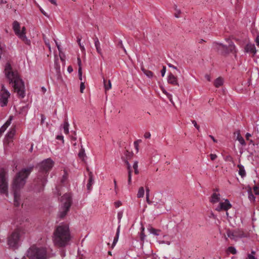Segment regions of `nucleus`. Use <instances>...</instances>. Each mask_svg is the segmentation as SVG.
I'll return each mask as SVG.
<instances>
[{
  "instance_id": "1",
  "label": "nucleus",
  "mask_w": 259,
  "mask_h": 259,
  "mask_svg": "<svg viewBox=\"0 0 259 259\" xmlns=\"http://www.w3.org/2000/svg\"><path fill=\"white\" fill-rule=\"evenodd\" d=\"M54 162L50 158L43 160L37 166L38 172L36 178L31 185V189L35 192H41L44 190L48 182V176L53 167Z\"/></svg>"
},
{
  "instance_id": "2",
  "label": "nucleus",
  "mask_w": 259,
  "mask_h": 259,
  "mask_svg": "<svg viewBox=\"0 0 259 259\" xmlns=\"http://www.w3.org/2000/svg\"><path fill=\"white\" fill-rule=\"evenodd\" d=\"M5 76L14 89V92L17 96L22 99L25 96L24 82L20 78L17 71H14L10 62H7L5 66Z\"/></svg>"
},
{
  "instance_id": "3",
  "label": "nucleus",
  "mask_w": 259,
  "mask_h": 259,
  "mask_svg": "<svg viewBox=\"0 0 259 259\" xmlns=\"http://www.w3.org/2000/svg\"><path fill=\"white\" fill-rule=\"evenodd\" d=\"M33 169V167L23 168L17 173L14 179L12 184V191L14 195V204L18 207L20 204V190L25 184L26 181L28 176Z\"/></svg>"
},
{
  "instance_id": "4",
  "label": "nucleus",
  "mask_w": 259,
  "mask_h": 259,
  "mask_svg": "<svg viewBox=\"0 0 259 259\" xmlns=\"http://www.w3.org/2000/svg\"><path fill=\"white\" fill-rule=\"evenodd\" d=\"M54 244L59 247H64L68 245L71 239L69 226L62 225L58 226L54 232Z\"/></svg>"
},
{
  "instance_id": "5",
  "label": "nucleus",
  "mask_w": 259,
  "mask_h": 259,
  "mask_svg": "<svg viewBox=\"0 0 259 259\" xmlns=\"http://www.w3.org/2000/svg\"><path fill=\"white\" fill-rule=\"evenodd\" d=\"M61 204L59 206L58 217L63 220L68 212L72 204V196L70 193H65L61 198Z\"/></svg>"
},
{
  "instance_id": "6",
  "label": "nucleus",
  "mask_w": 259,
  "mask_h": 259,
  "mask_svg": "<svg viewBox=\"0 0 259 259\" xmlns=\"http://www.w3.org/2000/svg\"><path fill=\"white\" fill-rule=\"evenodd\" d=\"M24 233V230L22 227H17L8 237L7 243L10 247L16 249L18 247V244L22 234Z\"/></svg>"
},
{
  "instance_id": "7",
  "label": "nucleus",
  "mask_w": 259,
  "mask_h": 259,
  "mask_svg": "<svg viewBox=\"0 0 259 259\" xmlns=\"http://www.w3.org/2000/svg\"><path fill=\"white\" fill-rule=\"evenodd\" d=\"M27 256L29 259H48L47 249L32 246L29 248Z\"/></svg>"
},
{
  "instance_id": "8",
  "label": "nucleus",
  "mask_w": 259,
  "mask_h": 259,
  "mask_svg": "<svg viewBox=\"0 0 259 259\" xmlns=\"http://www.w3.org/2000/svg\"><path fill=\"white\" fill-rule=\"evenodd\" d=\"M7 172L4 169L0 170V194L8 195V182L6 177Z\"/></svg>"
},
{
  "instance_id": "9",
  "label": "nucleus",
  "mask_w": 259,
  "mask_h": 259,
  "mask_svg": "<svg viewBox=\"0 0 259 259\" xmlns=\"http://www.w3.org/2000/svg\"><path fill=\"white\" fill-rule=\"evenodd\" d=\"M10 97V93L6 89L4 84H2V89L0 92V106L2 107L7 105L8 99Z\"/></svg>"
},
{
  "instance_id": "10",
  "label": "nucleus",
  "mask_w": 259,
  "mask_h": 259,
  "mask_svg": "<svg viewBox=\"0 0 259 259\" xmlns=\"http://www.w3.org/2000/svg\"><path fill=\"white\" fill-rule=\"evenodd\" d=\"M227 236L231 239L233 240H237L240 238H245L247 237L246 234L241 229H237L233 231H228Z\"/></svg>"
},
{
  "instance_id": "11",
  "label": "nucleus",
  "mask_w": 259,
  "mask_h": 259,
  "mask_svg": "<svg viewBox=\"0 0 259 259\" xmlns=\"http://www.w3.org/2000/svg\"><path fill=\"white\" fill-rule=\"evenodd\" d=\"M213 48L221 54H227L229 53L228 47L221 43L214 42L213 44Z\"/></svg>"
},
{
  "instance_id": "12",
  "label": "nucleus",
  "mask_w": 259,
  "mask_h": 259,
  "mask_svg": "<svg viewBox=\"0 0 259 259\" xmlns=\"http://www.w3.org/2000/svg\"><path fill=\"white\" fill-rule=\"evenodd\" d=\"M232 207L231 204L228 199H226L224 202H220L219 205L216 207L215 210L218 211L225 210L226 215L228 216V210Z\"/></svg>"
},
{
  "instance_id": "13",
  "label": "nucleus",
  "mask_w": 259,
  "mask_h": 259,
  "mask_svg": "<svg viewBox=\"0 0 259 259\" xmlns=\"http://www.w3.org/2000/svg\"><path fill=\"white\" fill-rule=\"evenodd\" d=\"M129 152L126 150L123 155H122L121 159L127 165V175H128V183L130 184V163L128 162V154Z\"/></svg>"
},
{
  "instance_id": "14",
  "label": "nucleus",
  "mask_w": 259,
  "mask_h": 259,
  "mask_svg": "<svg viewBox=\"0 0 259 259\" xmlns=\"http://www.w3.org/2000/svg\"><path fill=\"white\" fill-rule=\"evenodd\" d=\"M218 189H216L213 190V193L211 195L210 198V202L212 203H216L219 202L221 200V195L219 193H218Z\"/></svg>"
},
{
  "instance_id": "15",
  "label": "nucleus",
  "mask_w": 259,
  "mask_h": 259,
  "mask_svg": "<svg viewBox=\"0 0 259 259\" xmlns=\"http://www.w3.org/2000/svg\"><path fill=\"white\" fill-rule=\"evenodd\" d=\"M144 231V228H143L142 232H141L140 234V241L139 242L138 240H135L132 242V244L134 245V247H136L137 246V247H141L143 244L144 241L145 239L146 235L143 233Z\"/></svg>"
},
{
  "instance_id": "16",
  "label": "nucleus",
  "mask_w": 259,
  "mask_h": 259,
  "mask_svg": "<svg viewBox=\"0 0 259 259\" xmlns=\"http://www.w3.org/2000/svg\"><path fill=\"white\" fill-rule=\"evenodd\" d=\"M167 80L168 83L173 85L179 86L178 78L172 73H170L168 74Z\"/></svg>"
},
{
  "instance_id": "17",
  "label": "nucleus",
  "mask_w": 259,
  "mask_h": 259,
  "mask_svg": "<svg viewBox=\"0 0 259 259\" xmlns=\"http://www.w3.org/2000/svg\"><path fill=\"white\" fill-rule=\"evenodd\" d=\"M245 51L247 53L253 54L255 55L256 52V50L254 44H248L246 45L245 48Z\"/></svg>"
},
{
  "instance_id": "18",
  "label": "nucleus",
  "mask_w": 259,
  "mask_h": 259,
  "mask_svg": "<svg viewBox=\"0 0 259 259\" xmlns=\"http://www.w3.org/2000/svg\"><path fill=\"white\" fill-rule=\"evenodd\" d=\"M94 183V179H93V175L92 172H90L89 173V182L87 184V189L89 191H90L92 189V186Z\"/></svg>"
},
{
  "instance_id": "19",
  "label": "nucleus",
  "mask_w": 259,
  "mask_h": 259,
  "mask_svg": "<svg viewBox=\"0 0 259 259\" xmlns=\"http://www.w3.org/2000/svg\"><path fill=\"white\" fill-rule=\"evenodd\" d=\"M13 29L15 33V34L17 35L18 34H20V24L17 21H15L13 22Z\"/></svg>"
},
{
  "instance_id": "20",
  "label": "nucleus",
  "mask_w": 259,
  "mask_h": 259,
  "mask_svg": "<svg viewBox=\"0 0 259 259\" xmlns=\"http://www.w3.org/2000/svg\"><path fill=\"white\" fill-rule=\"evenodd\" d=\"M78 156L83 161H85L84 158L87 157V156L85 153L84 149L82 147V146H81V149L78 154Z\"/></svg>"
},
{
  "instance_id": "21",
  "label": "nucleus",
  "mask_w": 259,
  "mask_h": 259,
  "mask_svg": "<svg viewBox=\"0 0 259 259\" xmlns=\"http://www.w3.org/2000/svg\"><path fill=\"white\" fill-rule=\"evenodd\" d=\"M239 167L238 174L242 177L244 178L246 176V171L244 166L241 164H238Z\"/></svg>"
},
{
  "instance_id": "22",
  "label": "nucleus",
  "mask_w": 259,
  "mask_h": 259,
  "mask_svg": "<svg viewBox=\"0 0 259 259\" xmlns=\"http://www.w3.org/2000/svg\"><path fill=\"white\" fill-rule=\"evenodd\" d=\"M148 230L150 233L153 234L155 236H158L160 234V230L153 228L152 227L149 226L148 228Z\"/></svg>"
},
{
  "instance_id": "23",
  "label": "nucleus",
  "mask_w": 259,
  "mask_h": 259,
  "mask_svg": "<svg viewBox=\"0 0 259 259\" xmlns=\"http://www.w3.org/2000/svg\"><path fill=\"white\" fill-rule=\"evenodd\" d=\"M103 82L105 92L111 88V82L110 80H107L104 78Z\"/></svg>"
},
{
  "instance_id": "24",
  "label": "nucleus",
  "mask_w": 259,
  "mask_h": 259,
  "mask_svg": "<svg viewBox=\"0 0 259 259\" xmlns=\"http://www.w3.org/2000/svg\"><path fill=\"white\" fill-rule=\"evenodd\" d=\"M142 70L144 74L148 78H151L153 77V73L151 71L147 70L144 68H142Z\"/></svg>"
},
{
  "instance_id": "25",
  "label": "nucleus",
  "mask_w": 259,
  "mask_h": 259,
  "mask_svg": "<svg viewBox=\"0 0 259 259\" xmlns=\"http://www.w3.org/2000/svg\"><path fill=\"white\" fill-rule=\"evenodd\" d=\"M223 84V79L221 77L217 78L214 82V85L216 88H219L222 86Z\"/></svg>"
},
{
  "instance_id": "26",
  "label": "nucleus",
  "mask_w": 259,
  "mask_h": 259,
  "mask_svg": "<svg viewBox=\"0 0 259 259\" xmlns=\"http://www.w3.org/2000/svg\"><path fill=\"white\" fill-rule=\"evenodd\" d=\"M119 230H120V226H118V228L117 229L116 234L115 237L114 238V240H113V243H112V248H113V247L115 246V245L116 244V243H117V242L118 241V236H119Z\"/></svg>"
},
{
  "instance_id": "27",
  "label": "nucleus",
  "mask_w": 259,
  "mask_h": 259,
  "mask_svg": "<svg viewBox=\"0 0 259 259\" xmlns=\"http://www.w3.org/2000/svg\"><path fill=\"white\" fill-rule=\"evenodd\" d=\"M228 48L229 52H234L235 53H236V47L233 42L231 41L229 43Z\"/></svg>"
},
{
  "instance_id": "28",
  "label": "nucleus",
  "mask_w": 259,
  "mask_h": 259,
  "mask_svg": "<svg viewBox=\"0 0 259 259\" xmlns=\"http://www.w3.org/2000/svg\"><path fill=\"white\" fill-rule=\"evenodd\" d=\"M69 124L68 123L67 119H65L64 120V122L63 128H64V133L66 134H68L69 133Z\"/></svg>"
},
{
  "instance_id": "29",
  "label": "nucleus",
  "mask_w": 259,
  "mask_h": 259,
  "mask_svg": "<svg viewBox=\"0 0 259 259\" xmlns=\"http://www.w3.org/2000/svg\"><path fill=\"white\" fill-rule=\"evenodd\" d=\"M142 142L141 140H138L134 142V147L136 150V152L137 153L139 152V144Z\"/></svg>"
},
{
  "instance_id": "30",
  "label": "nucleus",
  "mask_w": 259,
  "mask_h": 259,
  "mask_svg": "<svg viewBox=\"0 0 259 259\" xmlns=\"http://www.w3.org/2000/svg\"><path fill=\"white\" fill-rule=\"evenodd\" d=\"M248 198L251 202H254L255 200V197L251 190L248 191Z\"/></svg>"
},
{
  "instance_id": "31",
  "label": "nucleus",
  "mask_w": 259,
  "mask_h": 259,
  "mask_svg": "<svg viewBox=\"0 0 259 259\" xmlns=\"http://www.w3.org/2000/svg\"><path fill=\"white\" fill-rule=\"evenodd\" d=\"M237 140L239 141L241 145L245 146L246 145L244 139L239 134H238L237 136Z\"/></svg>"
},
{
  "instance_id": "32",
  "label": "nucleus",
  "mask_w": 259,
  "mask_h": 259,
  "mask_svg": "<svg viewBox=\"0 0 259 259\" xmlns=\"http://www.w3.org/2000/svg\"><path fill=\"white\" fill-rule=\"evenodd\" d=\"M255 251L252 250L251 253L247 254L246 259H257L255 256Z\"/></svg>"
},
{
  "instance_id": "33",
  "label": "nucleus",
  "mask_w": 259,
  "mask_h": 259,
  "mask_svg": "<svg viewBox=\"0 0 259 259\" xmlns=\"http://www.w3.org/2000/svg\"><path fill=\"white\" fill-rule=\"evenodd\" d=\"M15 134V130H11L10 132H9L7 134L6 137L7 138V139H11L14 137Z\"/></svg>"
},
{
  "instance_id": "34",
  "label": "nucleus",
  "mask_w": 259,
  "mask_h": 259,
  "mask_svg": "<svg viewBox=\"0 0 259 259\" xmlns=\"http://www.w3.org/2000/svg\"><path fill=\"white\" fill-rule=\"evenodd\" d=\"M145 191L143 187H141L138 192L137 197L138 198L143 197L144 195Z\"/></svg>"
},
{
  "instance_id": "35",
  "label": "nucleus",
  "mask_w": 259,
  "mask_h": 259,
  "mask_svg": "<svg viewBox=\"0 0 259 259\" xmlns=\"http://www.w3.org/2000/svg\"><path fill=\"white\" fill-rule=\"evenodd\" d=\"M133 169L134 170V172L136 175H138L139 174V170L138 169V162L136 161L134 162L133 165Z\"/></svg>"
},
{
  "instance_id": "36",
  "label": "nucleus",
  "mask_w": 259,
  "mask_h": 259,
  "mask_svg": "<svg viewBox=\"0 0 259 259\" xmlns=\"http://www.w3.org/2000/svg\"><path fill=\"white\" fill-rule=\"evenodd\" d=\"M20 38L24 41L25 43L27 45H30V40L28 39L27 37L26 36V35L24 34H22L21 35V37Z\"/></svg>"
},
{
  "instance_id": "37",
  "label": "nucleus",
  "mask_w": 259,
  "mask_h": 259,
  "mask_svg": "<svg viewBox=\"0 0 259 259\" xmlns=\"http://www.w3.org/2000/svg\"><path fill=\"white\" fill-rule=\"evenodd\" d=\"M227 251L229 253H232L233 254H236L237 253V250L234 247L230 246L227 249Z\"/></svg>"
},
{
  "instance_id": "38",
  "label": "nucleus",
  "mask_w": 259,
  "mask_h": 259,
  "mask_svg": "<svg viewBox=\"0 0 259 259\" xmlns=\"http://www.w3.org/2000/svg\"><path fill=\"white\" fill-rule=\"evenodd\" d=\"M57 60H58V59H56L55 61V68L56 69V73H60V72H61L60 66V65L57 62Z\"/></svg>"
},
{
  "instance_id": "39",
  "label": "nucleus",
  "mask_w": 259,
  "mask_h": 259,
  "mask_svg": "<svg viewBox=\"0 0 259 259\" xmlns=\"http://www.w3.org/2000/svg\"><path fill=\"white\" fill-rule=\"evenodd\" d=\"M80 41H81V37H79V36H78L77 37V41L78 42V45L79 46V47H80L81 50L82 51H83L85 50V49H84V46L81 45V44L80 43Z\"/></svg>"
},
{
  "instance_id": "40",
  "label": "nucleus",
  "mask_w": 259,
  "mask_h": 259,
  "mask_svg": "<svg viewBox=\"0 0 259 259\" xmlns=\"http://www.w3.org/2000/svg\"><path fill=\"white\" fill-rule=\"evenodd\" d=\"M95 47H96L97 52L99 54H101V49L100 48V43L98 42L97 44H95Z\"/></svg>"
},
{
  "instance_id": "41",
  "label": "nucleus",
  "mask_w": 259,
  "mask_h": 259,
  "mask_svg": "<svg viewBox=\"0 0 259 259\" xmlns=\"http://www.w3.org/2000/svg\"><path fill=\"white\" fill-rule=\"evenodd\" d=\"M224 160L226 161H229V162H232L233 161V158L230 155H227L225 158Z\"/></svg>"
},
{
  "instance_id": "42",
  "label": "nucleus",
  "mask_w": 259,
  "mask_h": 259,
  "mask_svg": "<svg viewBox=\"0 0 259 259\" xmlns=\"http://www.w3.org/2000/svg\"><path fill=\"white\" fill-rule=\"evenodd\" d=\"M78 73L79 79L80 80H82V73L81 67H80L78 68Z\"/></svg>"
},
{
  "instance_id": "43",
  "label": "nucleus",
  "mask_w": 259,
  "mask_h": 259,
  "mask_svg": "<svg viewBox=\"0 0 259 259\" xmlns=\"http://www.w3.org/2000/svg\"><path fill=\"white\" fill-rule=\"evenodd\" d=\"M25 31H26V28L25 27H23L22 28V30L21 31L20 30V34H18L17 35L20 37H21V35L22 34H25Z\"/></svg>"
},
{
  "instance_id": "44",
  "label": "nucleus",
  "mask_w": 259,
  "mask_h": 259,
  "mask_svg": "<svg viewBox=\"0 0 259 259\" xmlns=\"http://www.w3.org/2000/svg\"><path fill=\"white\" fill-rule=\"evenodd\" d=\"M167 98L169 99V101L172 104H174V102L172 100V95L169 93L167 95H166Z\"/></svg>"
},
{
  "instance_id": "45",
  "label": "nucleus",
  "mask_w": 259,
  "mask_h": 259,
  "mask_svg": "<svg viewBox=\"0 0 259 259\" xmlns=\"http://www.w3.org/2000/svg\"><path fill=\"white\" fill-rule=\"evenodd\" d=\"M84 89H85L84 83L83 82H81L80 83V92L81 93H82L83 92V90Z\"/></svg>"
},
{
  "instance_id": "46",
  "label": "nucleus",
  "mask_w": 259,
  "mask_h": 259,
  "mask_svg": "<svg viewBox=\"0 0 259 259\" xmlns=\"http://www.w3.org/2000/svg\"><path fill=\"white\" fill-rule=\"evenodd\" d=\"M176 12L174 14V16H178L179 15L181 14H184V13H182L180 10H177L176 8L175 9Z\"/></svg>"
},
{
  "instance_id": "47",
  "label": "nucleus",
  "mask_w": 259,
  "mask_h": 259,
  "mask_svg": "<svg viewBox=\"0 0 259 259\" xmlns=\"http://www.w3.org/2000/svg\"><path fill=\"white\" fill-rule=\"evenodd\" d=\"M253 191L256 195H259V186L254 187Z\"/></svg>"
},
{
  "instance_id": "48",
  "label": "nucleus",
  "mask_w": 259,
  "mask_h": 259,
  "mask_svg": "<svg viewBox=\"0 0 259 259\" xmlns=\"http://www.w3.org/2000/svg\"><path fill=\"white\" fill-rule=\"evenodd\" d=\"M192 123L193 124L194 127L197 129L198 131L200 129V126L197 124L196 121L195 120H192Z\"/></svg>"
},
{
  "instance_id": "49",
  "label": "nucleus",
  "mask_w": 259,
  "mask_h": 259,
  "mask_svg": "<svg viewBox=\"0 0 259 259\" xmlns=\"http://www.w3.org/2000/svg\"><path fill=\"white\" fill-rule=\"evenodd\" d=\"M209 156L212 161L215 160L218 157L215 154H210Z\"/></svg>"
},
{
  "instance_id": "50",
  "label": "nucleus",
  "mask_w": 259,
  "mask_h": 259,
  "mask_svg": "<svg viewBox=\"0 0 259 259\" xmlns=\"http://www.w3.org/2000/svg\"><path fill=\"white\" fill-rule=\"evenodd\" d=\"M161 74L162 77L165 75L166 72V67L163 66L162 70H161Z\"/></svg>"
},
{
  "instance_id": "51",
  "label": "nucleus",
  "mask_w": 259,
  "mask_h": 259,
  "mask_svg": "<svg viewBox=\"0 0 259 259\" xmlns=\"http://www.w3.org/2000/svg\"><path fill=\"white\" fill-rule=\"evenodd\" d=\"M115 206L117 208L121 205V202L120 201H117L114 202Z\"/></svg>"
},
{
  "instance_id": "52",
  "label": "nucleus",
  "mask_w": 259,
  "mask_h": 259,
  "mask_svg": "<svg viewBox=\"0 0 259 259\" xmlns=\"http://www.w3.org/2000/svg\"><path fill=\"white\" fill-rule=\"evenodd\" d=\"M56 139L61 140L63 143L64 142V137L62 135L57 136Z\"/></svg>"
},
{
  "instance_id": "53",
  "label": "nucleus",
  "mask_w": 259,
  "mask_h": 259,
  "mask_svg": "<svg viewBox=\"0 0 259 259\" xmlns=\"http://www.w3.org/2000/svg\"><path fill=\"white\" fill-rule=\"evenodd\" d=\"M122 214H123L122 211H119V212H118L117 217H118V219L119 222L120 221V220H121V219L122 218Z\"/></svg>"
},
{
  "instance_id": "54",
  "label": "nucleus",
  "mask_w": 259,
  "mask_h": 259,
  "mask_svg": "<svg viewBox=\"0 0 259 259\" xmlns=\"http://www.w3.org/2000/svg\"><path fill=\"white\" fill-rule=\"evenodd\" d=\"M54 193L57 194V196L61 195V193L60 192V190L59 189V188L58 187H56V191L54 192Z\"/></svg>"
},
{
  "instance_id": "55",
  "label": "nucleus",
  "mask_w": 259,
  "mask_h": 259,
  "mask_svg": "<svg viewBox=\"0 0 259 259\" xmlns=\"http://www.w3.org/2000/svg\"><path fill=\"white\" fill-rule=\"evenodd\" d=\"M45 119H46L45 116L44 114H41V121H40L41 124H42L44 123Z\"/></svg>"
},
{
  "instance_id": "56",
  "label": "nucleus",
  "mask_w": 259,
  "mask_h": 259,
  "mask_svg": "<svg viewBox=\"0 0 259 259\" xmlns=\"http://www.w3.org/2000/svg\"><path fill=\"white\" fill-rule=\"evenodd\" d=\"M144 137L146 138V139H149L151 137V134L149 132H146L145 134H144Z\"/></svg>"
},
{
  "instance_id": "57",
  "label": "nucleus",
  "mask_w": 259,
  "mask_h": 259,
  "mask_svg": "<svg viewBox=\"0 0 259 259\" xmlns=\"http://www.w3.org/2000/svg\"><path fill=\"white\" fill-rule=\"evenodd\" d=\"M77 64L78 65V68L81 67V61L79 57L77 58Z\"/></svg>"
},
{
  "instance_id": "58",
  "label": "nucleus",
  "mask_w": 259,
  "mask_h": 259,
  "mask_svg": "<svg viewBox=\"0 0 259 259\" xmlns=\"http://www.w3.org/2000/svg\"><path fill=\"white\" fill-rule=\"evenodd\" d=\"M255 42H256V46L259 47V35H257V37H256L255 38Z\"/></svg>"
},
{
  "instance_id": "59",
  "label": "nucleus",
  "mask_w": 259,
  "mask_h": 259,
  "mask_svg": "<svg viewBox=\"0 0 259 259\" xmlns=\"http://www.w3.org/2000/svg\"><path fill=\"white\" fill-rule=\"evenodd\" d=\"M73 69L71 66H69L67 68V71L69 73H71L73 71Z\"/></svg>"
},
{
  "instance_id": "60",
  "label": "nucleus",
  "mask_w": 259,
  "mask_h": 259,
  "mask_svg": "<svg viewBox=\"0 0 259 259\" xmlns=\"http://www.w3.org/2000/svg\"><path fill=\"white\" fill-rule=\"evenodd\" d=\"M167 65H168L169 67L172 68L176 69V70H178L177 67L175 66H174L173 65H172V64H171L170 63L168 64Z\"/></svg>"
},
{
  "instance_id": "61",
  "label": "nucleus",
  "mask_w": 259,
  "mask_h": 259,
  "mask_svg": "<svg viewBox=\"0 0 259 259\" xmlns=\"http://www.w3.org/2000/svg\"><path fill=\"white\" fill-rule=\"evenodd\" d=\"M56 75H57V79L59 80L61 78V72H60V73H56Z\"/></svg>"
},
{
  "instance_id": "62",
  "label": "nucleus",
  "mask_w": 259,
  "mask_h": 259,
  "mask_svg": "<svg viewBox=\"0 0 259 259\" xmlns=\"http://www.w3.org/2000/svg\"><path fill=\"white\" fill-rule=\"evenodd\" d=\"M251 136V134L247 133L246 134V135H245V137H246V140H249V137H250Z\"/></svg>"
},
{
  "instance_id": "63",
  "label": "nucleus",
  "mask_w": 259,
  "mask_h": 259,
  "mask_svg": "<svg viewBox=\"0 0 259 259\" xmlns=\"http://www.w3.org/2000/svg\"><path fill=\"white\" fill-rule=\"evenodd\" d=\"M51 4L57 5L56 1V0H48Z\"/></svg>"
},
{
  "instance_id": "64",
  "label": "nucleus",
  "mask_w": 259,
  "mask_h": 259,
  "mask_svg": "<svg viewBox=\"0 0 259 259\" xmlns=\"http://www.w3.org/2000/svg\"><path fill=\"white\" fill-rule=\"evenodd\" d=\"M209 137L213 140V141L214 143H217V140L215 139V138H214L213 136H212L211 135H209Z\"/></svg>"
}]
</instances>
